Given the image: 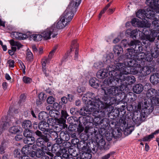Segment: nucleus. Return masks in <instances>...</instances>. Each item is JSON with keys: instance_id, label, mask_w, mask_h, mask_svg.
I'll return each mask as SVG.
<instances>
[{"instance_id": "nucleus-1", "label": "nucleus", "mask_w": 159, "mask_h": 159, "mask_svg": "<svg viewBox=\"0 0 159 159\" xmlns=\"http://www.w3.org/2000/svg\"><path fill=\"white\" fill-rule=\"evenodd\" d=\"M151 24L148 22L145 24L144 28L141 30L144 35L141 38L152 42L155 40V37H159V20H154L152 21L151 26L152 29L149 28Z\"/></svg>"}, {"instance_id": "nucleus-2", "label": "nucleus", "mask_w": 159, "mask_h": 159, "mask_svg": "<svg viewBox=\"0 0 159 159\" xmlns=\"http://www.w3.org/2000/svg\"><path fill=\"white\" fill-rule=\"evenodd\" d=\"M129 48L126 49L127 52L125 55L126 58H131L141 61V56L144 54L141 53L143 51L140 41L138 40L134 39L128 43Z\"/></svg>"}, {"instance_id": "nucleus-3", "label": "nucleus", "mask_w": 159, "mask_h": 159, "mask_svg": "<svg viewBox=\"0 0 159 159\" xmlns=\"http://www.w3.org/2000/svg\"><path fill=\"white\" fill-rule=\"evenodd\" d=\"M101 89L104 94L102 97L101 99L104 102L110 105H111L116 102L115 98L112 96H117L120 97L124 93L119 90L117 87H106L101 85Z\"/></svg>"}, {"instance_id": "nucleus-4", "label": "nucleus", "mask_w": 159, "mask_h": 159, "mask_svg": "<svg viewBox=\"0 0 159 159\" xmlns=\"http://www.w3.org/2000/svg\"><path fill=\"white\" fill-rule=\"evenodd\" d=\"M110 105L106 104L104 102H102L96 105H90L87 109L85 110V115L83 116H88L87 114H90L91 112H93V115L96 117L100 118L104 117L105 115V113L103 109L107 108Z\"/></svg>"}, {"instance_id": "nucleus-5", "label": "nucleus", "mask_w": 159, "mask_h": 159, "mask_svg": "<svg viewBox=\"0 0 159 159\" xmlns=\"http://www.w3.org/2000/svg\"><path fill=\"white\" fill-rule=\"evenodd\" d=\"M71 1L66 9L62 15L61 17L62 20L66 23L70 22L74 16V12H75L77 7L80 4V0H73Z\"/></svg>"}, {"instance_id": "nucleus-6", "label": "nucleus", "mask_w": 159, "mask_h": 159, "mask_svg": "<svg viewBox=\"0 0 159 159\" xmlns=\"http://www.w3.org/2000/svg\"><path fill=\"white\" fill-rule=\"evenodd\" d=\"M150 100H147V98L142 100V102L138 103V109H141V112L143 118H145L152 112L154 109V107L150 103Z\"/></svg>"}, {"instance_id": "nucleus-7", "label": "nucleus", "mask_w": 159, "mask_h": 159, "mask_svg": "<svg viewBox=\"0 0 159 159\" xmlns=\"http://www.w3.org/2000/svg\"><path fill=\"white\" fill-rule=\"evenodd\" d=\"M89 98L91 99H89V104L85 107H84L80 109L79 112L81 115H85V110H86L87 109V108L89 106L96 105L100 103H102V102H103L102 100H101L99 98L96 96L94 93L89 92Z\"/></svg>"}, {"instance_id": "nucleus-8", "label": "nucleus", "mask_w": 159, "mask_h": 159, "mask_svg": "<svg viewBox=\"0 0 159 159\" xmlns=\"http://www.w3.org/2000/svg\"><path fill=\"white\" fill-rule=\"evenodd\" d=\"M148 8V12L146 13L149 19L159 20V8L155 6H150Z\"/></svg>"}, {"instance_id": "nucleus-9", "label": "nucleus", "mask_w": 159, "mask_h": 159, "mask_svg": "<svg viewBox=\"0 0 159 159\" xmlns=\"http://www.w3.org/2000/svg\"><path fill=\"white\" fill-rule=\"evenodd\" d=\"M118 76H111V77L109 78L106 81L105 80L103 83V84L107 83L108 86L111 87H117L121 84L122 80L119 78Z\"/></svg>"}, {"instance_id": "nucleus-10", "label": "nucleus", "mask_w": 159, "mask_h": 159, "mask_svg": "<svg viewBox=\"0 0 159 159\" xmlns=\"http://www.w3.org/2000/svg\"><path fill=\"white\" fill-rule=\"evenodd\" d=\"M57 31V29L55 28V25H53L50 28H48L42 33V37L46 40L50 39L51 34H53L52 37L54 38L57 34L56 33Z\"/></svg>"}, {"instance_id": "nucleus-11", "label": "nucleus", "mask_w": 159, "mask_h": 159, "mask_svg": "<svg viewBox=\"0 0 159 159\" xmlns=\"http://www.w3.org/2000/svg\"><path fill=\"white\" fill-rule=\"evenodd\" d=\"M114 67L118 72V75H126L129 73V70L124 66L123 63H114Z\"/></svg>"}, {"instance_id": "nucleus-12", "label": "nucleus", "mask_w": 159, "mask_h": 159, "mask_svg": "<svg viewBox=\"0 0 159 159\" xmlns=\"http://www.w3.org/2000/svg\"><path fill=\"white\" fill-rule=\"evenodd\" d=\"M61 117L57 119V121L59 124L62 125L63 127L65 129V128H67V125L65 123L66 119L69 115L66 111L64 110H61Z\"/></svg>"}, {"instance_id": "nucleus-13", "label": "nucleus", "mask_w": 159, "mask_h": 159, "mask_svg": "<svg viewBox=\"0 0 159 159\" xmlns=\"http://www.w3.org/2000/svg\"><path fill=\"white\" fill-rule=\"evenodd\" d=\"M119 122L120 125H123L122 126L125 127V131L127 132V133L130 134L133 130V127L132 126H128L126 120L125 116H122L119 120Z\"/></svg>"}, {"instance_id": "nucleus-14", "label": "nucleus", "mask_w": 159, "mask_h": 159, "mask_svg": "<svg viewBox=\"0 0 159 159\" xmlns=\"http://www.w3.org/2000/svg\"><path fill=\"white\" fill-rule=\"evenodd\" d=\"M144 118H143L142 113L136 111L134 113L132 120L135 124L139 125L143 121Z\"/></svg>"}, {"instance_id": "nucleus-15", "label": "nucleus", "mask_w": 159, "mask_h": 159, "mask_svg": "<svg viewBox=\"0 0 159 159\" xmlns=\"http://www.w3.org/2000/svg\"><path fill=\"white\" fill-rule=\"evenodd\" d=\"M155 67L154 65L152 66H145L141 68L140 75L141 76H144L149 74L152 71L154 70Z\"/></svg>"}, {"instance_id": "nucleus-16", "label": "nucleus", "mask_w": 159, "mask_h": 159, "mask_svg": "<svg viewBox=\"0 0 159 159\" xmlns=\"http://www.w3.org/2000/svg\"><path fill=\"white\" fill-rule=\"evenodd\" d=\"M141 53H143L144 54L142 56H141V62L139 61V63L141 64L142 66L145 64L144 61H151L153 59V57L151 53L149 52H147L145 53L141 52Z\"/></svg>"}, {"instance_id": "nucleus-17", "label": "nucleus", "mask_w": 159, "mask_h": 159, "mask_svg": "<svg viewBox=\"0 0 159 159\" xmlns=\"http://www.w3.org/2000/svg\"><path fill=\"white\" fill-rule=\"evenodd\" d=\"M119 77L122 81H126L129 84H131L134 83L136 80L135 77L133 75L126 76L122 75H119Z\"/></svg>"}, {"instance_id": "nucleus-18", "label": "nucleus", "mask_w": 159, "mask_h": 159, "mask_svg": "<svg viewBox=\"0 0 159 159\" xmlns=\"http://www.w3.org/2000/svg\"><path fill=\"white\" fill-rule=\"evenodd\" d=\"M49 141L47 135H45L43 137L38 138L36 144L38 146L41 147L42 146H46L47 143Z\"/></svg>"}, {"instance_id": "nucleus-19", "label": "nucleus", "mask_w": 159, "mask_h": 159, "mask_svg": "<svg viewBox=\"0 0 159 159\" xmlns=\"http://www.w3.org/2000/svg\"><path fill=\"white\" fill-rule=\"evenodd\" d=\"M38 127L39 130L43 132V133L45 132H50L48 124L46 122L41 121L38 124Z\"/></svg>"}, {"instance_id": "nucleus-20", "label": "nucleus", "mask_w": 159, "mask_h": 159, "mask_svg": "<svg viewBox=\"0 0 159 159\" xmlns=\"http://www.w3.org/2000/svg\"><path fill=\"white\" fill-rule=\"evenodd\" d=\"M142 66V65L141 63L137 64L131 67L130 69V72L131 74L136 75L139 73V75H140Z\"/></svg>"}, {"instance_id": "nucleus-21", "label": "nucleus", "mask_w": 159, "mask_h": 159, "mask_svg": "<svg viewBox=\"0 0 159 159\" xmlns=\"http://www.w3.org/2000/svg\"><path fill=\"white\" fill-rule=\"evenodd\" d=\"M143 28H142L140 29L141 31H139V30H132L130 29H128L126 31L125 34L126 35H127L128 36H130L133 39H136V36L137 34L139 31L142 33L143 34L141 30Z\"/></svg>"}, {"instance_id": "nucleus-22", "label": "nucleus", "mask_w": 159, "mask_h": 159, "mask_svg": "<svg viewBox=\"0 0 159 159\" xmlns=\"http://www.w3.org/2000/svg\"><path fill=\"white\" fill-rule=\"evenodd\" d=\"M13 123L11 122L9 123L7 122H4L3 121L0 122V135L3 132V131L7 129L10 126L12 125Z\"/></svg>"}, {"instance_id": "nucleus-23", "label": "nucleus", "mask_w": 159, "mask_h": 159, "mask_svg": "<svg viewBox=\"0 0 159 159\" xmlns=\"http://www.w3.org/2000/svg\"><path fill=\"white\" fill-rule=\"evenodd\" d=\"M148 11V8L146 11L143 10H139L136 12V16L142 20L145 19L146 17L148 18L146 13Z\"/></svg>"}, {"instance_id": "nucleus-24", "label": "nucleus", "mask_w": 159, "mask_h": 159, "mask_svg": "<svg viewBox=\"0 0 159 159\" xmlns=\"http://www.w3.org/2000/svg\"><path fill=\"white\" fill-rule=\"evenodd\" d=\"M106 70L108 72V75L111 76H118V72H117L116 70L115 67H114V66H112L111 67L110 66H108L107 67Z\"/></svg>"}, {"instance_id": "nucleus-25", "label": "nucleus", "mask_w": 159, "mask_h": 159, "mask_svg": "<svg viewBox=\"0 0 159 159\" xmlns=\"http://www.w3.org/2000/svg\"><path fill=\"white\" fill-rule=\"evenodd\" d=\"M108 74L107 70L106 69H101L97 73V77L99 79L105 78L108 76Z\"/></svg>"}, {"instance_id": "nucleus-26", "label": "nucleus", "mask_w": 159, "mask_h": 159, "mask_svg": "<svg viewBox=\"0 0 159 159\" xmlns=\"http://www.w3.org/2000/svg\"><path fill=\"white\" fill-rule=\"evenodd\" d=\"M143 87L141 84H138L133 86V92L137 94L140 93L143 90Z\"/></svg>"}, {"instance_id": "nucleus-27", "label": "nucleus", "mask_w": 159, "mask_h": 159, "mask_svg": "<svg viewBox=\"0 0 159 159\" xmlns=\"http://www.w3.org/2000/svg\"><path fill=\"white\" fill-rule=\"evenodd\" d=\"M150 80L152 84H157L159 82V74L156 73L151 75Z\"/></svg>"}, {"instance_id": "nucleus-28", "label": "nucleus", "mask_w": 159, "mask_h": 159, "mask_svg": "<svg viewBox=\"0 0 159 159\" xmlns=\"http://www.w3.org/2000/svg\"><path fill=\"white\" fill-rule=\"evenodd\" d=\"M157 95V92L156 89L151 88L149 89L147 91L146 93V95L148 98H153L156 97Z\"/></svg>"}, {"instance_id": "nucleus-29", "label": "nucleus", "mask_w": 159, "mask_h": 159, "mask_svg": "<svg viewBox=\"0 0 159 159\" xmlns=\"http://www.w3.org/2000/svg\"><path fill=\"white\" fill-rule=\"evenodd\" d=\"M97 145L99 147L100 150L104 148L106 144V142L104 139L102 137H100V139L98 138L96 139Z\"/></svg>"}, {"instance_id": "nucleus-30", "label": "nucleus", "mask_w": 159, "mask_h": 159, "mask_svg": "<svg viewBox=\"0 0 159 159\" xmlns=\"http://www.w3.org/2000/svg\"><path fill=\"white\" fill-rule=\"evenodd\" d=\"M90 85L95 88H97L99 86L100 84L98 81L95 78L91 79L89 81Z\"/></svg>"}, {"instance_id": "nucleus-31", "label": "nucleus", "mask_w": 159, "mask_h": 159, "mask_svg": "<svg viewBox=\"0 0 159 159\" xmlns=\"http://www.w3.org/2000/svg\"><path fill=\"white\" fill-rule=\"evenodd\" d=\"M112 133L113 135V137L115 139L120 138L121 135V130L119 128H114Z\"/></svg>"}, {"instance_id": "nucleus-32", "label": "nucleus", "mask_w": 159, "mask_h": 159, "mask_svg": "<svg viewBox=\"0 0 159 159\" xmlns=\"http://www.w3.org/2000/svg\"><path fill=\"white\" fill-rule=\"evenodd\" d=\"M60 137L64 141H68L70 138V135L67 131H62L60 134Z\"/></svg>"}, {"instance_id": "nucleus-33", "label": "nucleus", "mask_w": 159, "mask_h": 159, "mask_svg": "<svg viewBox=\"0 0 159 159\" xmlns=\"http://www.w3.org/2000/svg\"><path fill=\"white\" fill-rule=\"evenodd\" d=\"M146 3L150 6H155L159 8V0H147Z\"/></svg>"}, {"instance_id": "nucleus-34", "label": "nucleus", "mask_w": 159, "mask_h": 159, "mask_svg": "<svg viewBox=\"0 0 159 159\" xmlns=\"http://www.w3.org/2000/svg\"><path fill=\"white\" fill-rule=\"evenodd\" d=\"M67 24V23L66 22V21L62 20V19H61L60 17V20L57 24V28L58 29H62L66 26Z\"/></svg>"}, {"instance_id": "nucleus-35", "label": "nucleus", "mask_w": 159, "mask_h": 159, "mask_svg": "<svg viewBox=\"0 0 159 159\" xmlns=\"http://www.w3.org/2000/svg\"><path fill=\"white\" fill-rule=\"evenodd\" d=\"M22 126L25 129L31 128L32 124L31 121L29 120H24L22 123Z\"/></svg>"}, {"instance_id": "nucleus-36", "label": "nucleus", "mask_w": 159, "mask_h": 159, "mask_svg": "<svg viewBox=\"0 0 159 159\" xmlns=\"http://www.w3.org/2000/svg\"><path fill=\"white\" fill-rule=\"evenodd\" d=\"M24 142L25 143L28 145H32L35 142V139L34 137L32 136L28 138H25Z\"/></svg>"}, {"instance_id": "nucleus-37", "label": "nucleus", "mask_w": 159, "mask_h": 159, "mask_svg": "<svg viewBox=\"0 0 159 159\" xmlns=\"http://www.w3.org/2000/svg\"><path fill=\"white\" fill-rule=\"evenodd\" d=\"M128 59L126 62H125V65L129 67L130 68L137 64L136 61H138L137 60L131 58H127Z\"/></svg>"}, {"instance_id": "nucleus-38", "label": "nucleus", "mask_w": 159, "mask_h": 159, "mask_svg": "<svg viewBox=\"0 0 159 159\" xmlns=\"http://www.w3.org/2000/svg\"><path fill=\"white\" fill-rule=\"evenodd\" d=\"M113 51L115 54L119 55L123 52V49L119 45L115 46L113 48Z\"/></svg>"}, {"instance_id": "nucleus-39", "label": "nucleus", "mask_w": 159, "mask_h": 159, "mask_svg": "<svg viewBox=\"0 0 159 159\" xmlns=\"http://www.w3.org/2000/svg\"><path fill=\"white\" fill-rule=\"evenodd\" d=\"M119 115V111L118 110H115L114 111L111 112L109 115L110 118L113 120H116Z\"/></svg>"}, {"instance_id": "nucleus-40", "label": "nucleus", "mask_w": 159, "mask_h": 159, "mask_svg": "<svg viewBox=\"0 0 159 159\" xmlns=\"http://www.w3.org/2000/svg\"><path fill=\"white\" fill-rule=\"evenodd\" d=\"M55 139L56 140V143L54 144L53 146L51 147V149H52V150H54V151H56L57 148H58L57 145H59L60 144L62 143L64 141L62 140V139H61V138L60 137L58 138H57Z\"/></svg>"}, {"instance_id": "nucleus-41", "label": "nucleus", "mask_w": 159, "mask_h": 159, "mask_svg": "<svg viewBox=\"0 0 159 159\" xmlns=\"http://www.w3.org/2000/svg\"><path fill=\"white\" fill-rule=\"evenodd\" d=\"M113 55L111 53L107 54L105 59L104 60V63L107 64H110L111 62V60L113 58Z\"/></svg>"}, {"instance_id": "nucleus-42", "label": "nucleus", "mask_w": 159, "mask_h": 159, "mask_svg": "<svg viewBox=\"0 0 159 159\" xmlns=\"http://www.w3.org/2000/svg\"><path fill=\"white\" fill-rule=\"evenodd\" d=\"M78 121L79 122V125H86L88 123H89L90 122L88 121V119L87 117L81 116L79 118Z\"/></svg>"}, {"instance_id": "nucleus-43", "label": "nucleus", "mask_w": 159, "mask_h": 159, "mask_svg": "<svg viewBox=\"0 0 159 159\" xmlns=\"http://www.w3.org/2000/svg\"><path fill=\"white\" fill-rule=\"evenodd\" d=\"M89 92H87L84 94L82 97V100L84 103L86 105V106H88L89 104Z\"/></svg>"}, {"instance_id": "nucleus-44", "label": "nucleus", "mask_w": 159, "mask_h": 159, "mask_svg": "<svg viewBox=\"0 0 159 159\" xmlns=\"http://www.w3.org/2000/svg\"><path fill=\"white\" fill-rule=\"evenodd\" d=\"M39 118L40 120H46L48 117V114L44 111L40 112L39 114Z\"/></svg>"}, {"instance_id": "nucleus-45", "label": "nucleus", "mask_w": 159, "mask_h": 159, "mask_svg": "<svg viewBox=\"0 0 159 159\" xmlns=\"http://www.w3.org/2000/svg\"><path fill=\"white\" fill-rule=\"evenodd\" d=\"M21 130H22L21 128H19L17 126H13L9 129V132L12 134H16L20 132Z\"/></svg>"}, {"instance_id": "nucleus-46", "label": "nucleus", "mask_w": 159, "mask_h": 159, "mask_svg": "<svg viewBox=\"0 0 159 159\" xmlns=\"http://www.w3.org/2000/svg\"><path fill=\"white\" fill-rule=\"evenodd\" d=\"M147 99V100H150V103H151L152 106H153V105L156 106L159 105V98L154 97L152 98V99L151 98Z\"/></svg>"}, {"instance_id": "nucleus-47", "label": "nucleus", "mask_w": 159, "mask_h": 159, "mask_svg": "<svg viewBox=\"0 0 159 159\" xmlns=\"http://www.w3.org/2000/svg\"><path fill=\"white\" fill-rule=\"evenodd\" d=\"M33 131L29 129H26L24 131L23 135L25 138L33 136Z\"/></svg>"}, {"instance_id": "nucleus-48", "label": "nucleus", "mask_w": 159, "mask_h": 159, "mask_svg": "<svg viewBox=\"0 0 159 159\" xmlns=\"http://www.w3.org/2000/svg\"><path fill=\"white\" fill-rule=\"evenodd\" d=\"M30 37L34 41H38L41 40L42 36V34H33L31 35Z\"/></svg>"}, {"instance_id": "nucleus-49", "label": "nucleus", "mask_w": 159, "mask_h": 159, "mask_svg": "<svg viewBox=\"0 0 159 159\" xmlns=\"http://www.w3.org/2000/svg\"><path fill=\"white\" fill-rule=\"evenodd\" d=\"M36 157L38 158H40L42 157L44 154L43 150L41 149L40 148H38L36 149Z\"/></svg>"}, {"instance_id": "nucleus-50", "label": "nucleus", "mask_w": 159, "mask_h": 159, "mask_svg": "<svg viewBox=\"0 0 159 159\" xmlns=\"http://www.w3.org/2000/svg\"><path fill=\"white\" fill-rule=\"evenodd\" d=\"M10 42L12 46H16L18 49H20L22 46L20 43L18 42H15L13 39L11 40Z\"/></svg>"}, {"instance_id": "nucleus-51", "label": "nucleus", "mask_w": 159, "mask_h": 159, "mask_svg": "<svg viewBox=\"0 0 159 159\" xmlns=\"http://www.w3.org/2000/svg\"><path fill=\"white\" fill-rule=\"evenodd\" d=\"M120 85V89H119V90H120L121 92L123 93L124 94L125 92L126 91L127 92L129 89L126 84H122L121 83Z\"/></svg>"}, {"instance_id": "nucleus-52", "label": "nucleus", "mask_w": 159, "mask_h": 159, "mask_svg": "<svg viewBox=\"0 0 159 159\" xmlns=\"http://www.w3.org/2000/svg\"><path fill=\"white\" fill-rule=\"evenodd\" d=\"M109 123V120L106 118H103L100 122V124L105 127L107 126Z\"/></svg>"}, {"instance_id": "nucleus-53", "label": "nucleus", "mask_w": 159, "mask_h": 159, "mask_svg": "<svg viewBox=\"0 0 159 159\" xmlns=\"http://www.w3.org/2000/svg\"><path fill=\"white\" fill-rule=\"evenodd\" d=\"M103 66V65L102 62H97L94 63L93 67L96 69L102 68Z\"/></svg>"}, {"instance_id": "nucleus-54", "label": "nucleus", "mask_w": 159, "mask_h": 159, "mask_svg": "<svg viewBox=\"0 0 159 159\" xmlns=\"http://www.w3.org/2000/svg\"><path fill=\"white\" fill-rule=\"evenodd\" d=\"M124 58V56L123 55H120L114 61V63H118L119 62L123 63V60Z\"/></svg>"}, {"instance_id": "nucleus-55", "label": "nucleus", "mask_w": 159, "mask_h": 159, "mask_svg": "<svg viewBox=\"0 0 159 159\" xmlns=\"http://www.w3.org/2000/svg\"><path fill=\"white\" fill-rule=\"evenodd\" d=\"M33 133L38 136V138L42 137L45 135L43 134L39 130H37L33 132Z\"/></svg>"}, {"instance_id": "nucleus-56", "label": "nucleus", "mask_w": 159, "mask_h": 159, "mask_svg": "<svg viewBox=\"0 0 159 159\" xmlns=\"http://www.w3.org/2000/svg\"><path fill=\"white\" fill-rule=\"evenodd\" d=\"M20 151V149H16L14 151V154L15 157L20 158L21 156Z\"/></svg>"}, {"instance_id": "nucleus-57", "label": "nucleus", "mask_w": 159, "mask_h": 159, "mask_svg": "<svg viewBox=\"0 0 159 159\" xmlns=\"http://www.w3.org/2000/svg\"><path fill=\"white\" fill-rule=\"evenodd\" d=\"M33 55L32 53L30 51H28L27 52L26 58L28 60L31 61L32 59Z\"/></svg>"}, {"instance_id": "nucleus-58", "label": "nucleus", "mask_w": 159, "mask_h": 159, "mask_svg": "<svg viewBox=\"0 0 159 159\" xmlns=\"http://www.w3.org/2000/svg\"><path fill=\"white\" fill-rule=\"evenodd\" d=\"M23 80V82L26 84L30 83L32 81V80L30 78L26 76L24 77Z\"/></svg>"}, {"instance_id": "nucleus-59", "label": "nucleus", "mask_w": 159, "mask_h": 159, "mask_svg": "<svg viewBox=\"0 0 159 159\" xmlns=\"http://www.w3.org/2000/svg\"><path fill=\"white\" fill-rule=\"evenodd\" d=\"M57 46H55L53 48V49L50 52L49 55H48V57L50 59H51L52 56L54 54V53L56 52V50H57Z\"/></svg>"}, {"instance_id": "nucleus-60", "label": "nucleus", "mask_w": 159, "mask_h": 159, "mask_svg": "<svg viewBox=\"0 0 159 159\" xmlns=\"http://www.w3.org/2000/svg\"><path fill=\"white\" fill-rule=\"evenodd\" d=\"M50 132H49L51 135V136L52 137L55 138L56 139L58 138V133L57 132L55 131H51L50 129Z\"/></svg>"}, {"instance_id": "nucleus-61", "label": "nucleus", "mask_w": 159, "mask_h": 159, "mask_svg": "<svg viewBox=\"0 0 159 159\" xmlns=\"http://www.w3.org/2000/svg\"><path fill=\"white\" fill-rule=\"evenodd\" d=\"M30 146L28 145L24 146L22 149V152L25 153H28V149L29 148Z\"/></svg>"}, {"instance_id": "nucleus-62", "label": "nucleus", "mask_w": 159, "mask_h": 159, "mask_svg": "<svg viewBox=\"0 0 159 159\" xmlns=\"http://www.w3.org/2000/svg\"><path fill=\"white\" fill-rule=\"evenodd\" d=\"M154 137L153 134H150L148 136L144 137L143 139V140L144 141H146L149 140L151 139Z\"/></svg>"}, {"instance_id": "nucleus-63", "label": "nucleus", "mask_w": 159, "mask_h": 159, "mask_svg": "<svg viewBox=\"0 0 159 159\" xmlns=\"http://www.w3.org/2000/svg\"><path fill=\"white\" fill-rule=\"evenodd\" d=\"M153 57L157 58L159 56V51L158 50H156L153 52H152L151 53Z\"/></svg>"}, {"instance_id": "nucleus-64", "label": "nucleus", "mask_w": 159, "mask_h": 159, "mask_svg": "<svg viewBox=\"0 0 159 159\" xmlns=\"http://www.w3.org/2000/svg\"><path fill=\"white\" fill-rule=\"evenodd\" d=\"M39 97L40 100L42 101H44L45 100L46 96L45 94L43 93H41L39 95Z\"/></svg>"}]
</instances>
